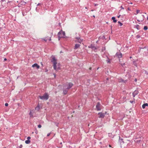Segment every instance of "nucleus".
<instances>
[{"label": "nucleus", "instance_id": "44", "mask_svg": "<svg viewBox=\"0 0 148 148\" xmlns=\"http://www.w3.org/2000/svg\"><path fill=\"white\" fill-rule=\"evenodd\" d=\"M109 146L110 147H111V145H109Z\"/></svg>", "mask_w": 148, "mask_h": 148}, {"label": "nucleus", "instance_id": "9", "mask_svg": "<svg viewBox=\"0 0 148 148\" xmlns=\"http://www.w3.org/2000/svg\"><path fill=\"white\" fill-rule=\"evenodd\" d=\"M69 89H67V88L64 89L63 90V94L64 95H65L67 94L68 90Z\"/></svg>", "mask_w": 148, "mask_h": 148}, {"label": "nucleus", "instance_id": "43", "mask_svg": "<svg viewBox=\"0 0 148 148\" xmlns=\"http://www.w3.org/2000/svg\"><path fill=\"white\" fill-rule=\"evenodd\" d=\"M91 69H92V68H91V67H90V68H89V69H90V70H91Z\"/></svg>", "mask_w": 148, "mask_h": 148}, {"label": "nucleus", "instance_id": "14", "mask_svg": "<svg viewBox=\"0 0 148 148\" xmlns=\"http://www.w3.org/2000/svg\"><path fill=\"white\" fill-rule=\"evenodd\" d=\"M83 40H75V42L76 43H79L80 44L82 42Z\"/></svg>", "mask_w": 148, "mask_h": 148}, {"label": "nucleus", "instance_id": "30", "mask_svg": "<svg viewBox=\"0 0 148 148\" xmlns=\"http://www.w3.org/2000/svg\"><path fill=\"white\" fill-rule=\"evenodd\" d=\"M5 106H7L8 105V103H6L5 104Z\"/></svg>", "mask_w": 148, "mask_h": 148}, {"label": "nucleus", "instance_id": "24", "mask_svg": "<svg viewBox=\"0 0 148 148\" xmlns=\"http://www.w3.org/2000/svg\"><path fill=\"white\" fill-rule=\"evenodd\" d=\"M42 39L43 40H44L45 41H47V40H48V39L47 38H42Z\"/></svg>", "mask_w": 148, "mask_h": 148}, {"label": "nucleus", "instance_id": "40", "mask_svg": "<svg viewBox=\"0 0 148 148\" xmlns=\"http://www.w3.org/2000/svg\"><path fill=\"white\" fill-rule=\"evenodd\" d=\"M48 40H51V38H50L49 39H48Z\"/></svg>", "mask_w": 148, "mask_h": 148}, {"label": "nucleus", "instance_id": "11", "mask_svg": "<svg viewBox=\"0 0 148 148\" xmlns=\"http://www.w3.org/2000/svg\"><path fill=\"white\" fill-rule=\"evenodd\" d=\"M138 93V91L137 90H135L132 93L133 96L134 97Z\"/></svg>", "mask_w": 148, "mask_h": 148}, {"label": "nucleus", "instance_id": "12", "mask_svg": "<svg viewBox=\"0 0 148 148\" xmlns=\"http://www.w3.org/2000/svg\"><path fill=\"white\" fill-rule=\"evenodd\" d=\"M88 47L89 48H91L92 49L94 50H95L97 49V48L93 46L92 45H90V46H88Z\"/></svg>", "mask_w": 148, "mask_h": 148}, {"label": "nucleus", "instance_id": "50", "mask_svg": "<svg viewBox=\"0 0 148 148\" xmlns=\"http://www.w3.org/2000/svg\"><path fill=\"white\" fill-rule=\"evenodd\" d=\"M3 148H6L5 147H4Z\"/></svg>", "mask_w": 148, "mask_h": 148}, {"label": "nucleus", "instance_id": "34", "mask_svg": "<svg viewBox=\"0 0 148 148\" xmlns=\"http://www.w3.org/2000/svg\"><path fill=\"white\" fill-rule=\"evenodd\" d=\"M7 60V59L6 58H5L4 60V61H5Z\"/></svg>", "mask_w": 148, "mask_h": 148}, {"label": "nucleus", "instance_id": "7", "mask_svg": "<svg viewBox=\"0 0 148 148\" xmlns=\"http://www.w3.org/2000/svg\"><path fill=\"white\" fill-rule=\"evenodd\" d=\"M105 114L102 112H99L98 114L99 115V117L101 118H104L105 116Z\"/></svg>", "mask_w": 148, "mask_h": 148}, {"label": "nucleus", "instance_id": "10", "mask_svg": "<svg viewBox=\"0 0 148 148\" xmlns=\"http://www.w3.org/2000/svg\"><path fill=\"white\" fill-rule=\"evenodd\" d=\"M33 67H36L37 69H39L40 68V66L37 64L35 63L32 65Z\"/></svg>", "mask_w": 148, "mask_h": 148}, {"label": "nucleus", "instance_id": "5", "mask_svg": "<svg viewBox=\"0 0 148 148\" xmlns=\"http://www.w3.org/2000/svg\"><path fill=\"white\" fill-rule=\"evenodd\" d=\"M101 105L99 102H97L96 106V108L97 110V111L100 110L101 109Z\"/></svg>", "mask_w": 148, "mask_h": 148}, {"label": "nucleus", "instance_id": "48", "mask_svg": "<svg viewBox=\"0 0 148 148\" xmlns=\"http://www.w3.org/2000/svg\"><path fill=\"white\" fill-rule=\"evenodd\" d=\"M60 144L61 145H62V143H60Z\"/></svg>", "mask_w": 148, "mask_h": 148}, {"label": "nucleus", "instance_id": "31", "mask_svg": "<svg viewBox=\"0 0 148 148\" xmlns=\"http://www.w3.org/2000/svg\"><path fill=\"white\" fill-rule=\"evenodd\" d=\"M51 133H49L47 134V136H49L50 135Z\"/></svg>", "mask_w": 148, "mask_h": 148}, {"label": "nucleus", "instance_id": "18", "mask_svg": "<svg viewBox=\"0 0 148 148\" xmlns=\"http://www.w3.org/2000/svg\"><path fill=\"white\" fill-rule=\"evenodd\" d=\"M148 106V104L147 103H145L144 104L142 105V108L143 109L145 108V106Z\"/></svg>", "mask_w": 148, "mask_h": 148}, {"label": "nucleus", "instance_id": "1", "mask_svg": "<svg viewBox=\"0 0 148 148\" xmlns=\"http://www.w3.org/2000/svg\"><path fill=\"white\" fill-rule=\"evenodd\" d=\"M52 59L51 60V62L53 63V67L54 70L56 69L57 66L56 64H57V60L56 59L55 57L53 56L52 57Z\"/></svg>", "mask_w": 148, "mask_h": 148}, {"label": "nucleus", "instance_id": "6", "mask_svg": "<svg viewBox=\"0 0 148 148\" xmlns=\"http://www.w3.org/2000/svg\"><path fill=\"white\" fill-rule=\"evenodd\" d=\"M145 17L143 15H141L139 16V19L137 20V21L138 22H142L144 19Z\"/></svg>", "mask_w": 148, "mask_h": 148}, {"label": "nucleus", "instance_id": "39", "mask_svg": "<svg viewBox=\"0 0 148 148\" xmlns=\"http://www.w3.org/2000/svg\"><path fill=\"white\" fill-rule=\"evenodd\" d=\"M40 4V3H39L37 5V6H38V5H39Z\"/></svg>", "mask_w": 148, "mask_h": 148}, {"label": "nucleus", "instance_id": "37", "mask_svg": "<svg viewBox=\"0 0 148 148\" xmlns=\"http://www.w3.org/2000/svg\"><path fill=\"white\" fill-rule=\"evenodd\" d=\"M110 62V61L109 60H107V63H108Z\"/></svg>", "mask_w": 148, "mask_h": 148}, {"label": "nucleus", "instance_id": "47", "mask_svg": "<svg viewBox=\"0 0 148 148\" xmlns=\"http://www.w3.org/2000/svg\"><path fill=\"white\" fill-rule=\"evenodd\" d=\"M85 8L86 9H87V8L86 7H85Z\"/></svg>", "mask_w": 148, "mask_h": 148}, {"label": "nucleus", "instance_id": "25", "mask_svg": "<svg viewBox=\"0 0 148 148\" xmlns=\"http://www.w3.org/2000/svg\"><path fill=\"white\" fill-rule=\"evenodd\" d=\"M118 24L120 25V26H121L123 25V24L120 21L118 22Z\"/></svg>", "mask_w": 148, "mask_h": 148}, {"label": "nucleus", "instance_id": "23", "mask_svg": "<svg viewBox=\"0 0 148 148\" xmlns=\"http://www.w3.org/2000/svg\"><path fill=\"white\" fill-rule=\"evenodd\" d=\"M75 38L76 39L75 40H81V39H80V38L79 37H76Z\"/></svg>", "mask_w": 148, "mask_h": 148}, {"label": "nucleus", "instance_id": "42", "mask_svg": "<svg viewBox=\"0 0 148 148\" xmlns=\"http://www.w3.org/2000/svg\"><path fill=\"white\" fill-rule=\"evenodd\" d=\"M48 71V70L47 69H46L45 71V72H47Z\"/></svg>", "mask_w": 148, "mask_h": 148}, {"label": "nucleus", "instance_id": "27", "mask_svg": "<svg viewBox=\"0 0 148 148\" xmlns=\"http://www.w3.org/2000/svg\"><path fill=\"white\" fill-rule=\"evenodd\" d=\"M140 12V10H137L136 11V14H138Z\"/></svg>", "mask_w": 148, "mask_h": 148}, {"label": "nucleus", "instance_id": "46", "mask_svg": "<svg viewBox=\"0 0 148 148\" xmlns=\"http://www.w3.org/2000/svg\"><path fill=\"white\" fill-rule=\"evenodd\" d=\"M93 17L94 18H95V16L94 15H93Z\"/></svg>", "mask_w": 148, "mask_h": 148}, {"label": "nucleus", "instance_id": "32", "mask_svg": "<svg viewBox=\"0 0 148 148\" xmlns=\"http://www.w3.org/2000/svg\"><path fill=\"white\" fill-rule=\"evenodd\" d=\"M134 102V101H130V102L131 103H132Z\"/></svg>", "mask_w": 148, "mask_h": 148}, {"label": "nucleus", "instance_id": "2", "mask_svg": "<svg viewBox=\"0 0 148 148\" xmlns=\"http://www.w3.org/2000/svg\"><path fill=\"white\" fill-rule=\"evenodd\" d=\"M39 97L41 99L47 100L49 98V96L47 93H45L42 96H39Z\"/></svg>", "mask_w": 148, "mask_h": 148}, {"label": "nucleus", "instance_id": "21", "mask_svg": "<svg viewBox=\"0 0 148 148\" xmlns=\"http://www.w3.org/2000/svg\"><path fill=\"white\" fill-rule=\"evenodd\" d=\"M30 142V141L29 140H27L25 141V143L27 144H29Z\"/></svg>", "mask_w": 148, "mask_h": 148}, {"label": "nucleus", "instance_id": "19", "mask_svg": "<svg viewBox=\"0 0 148 148\" xmlns=\"http://www.w3.org/2000/svg\"><path fill=\"white\" fill-rule=\"evenodd\" d=\"M112 19L113 20L114 23H115L117 22V20H116L115 17H112Z\"/></svg>", "mask_w": 148, "mask_h": 148}, {"label": "nucleus", "instance_id": "36", "mask_svg": "<svg viewBox=\"0 0 148 148\" xmlns=\"http://www.w3.org/2000/svg\"><path fill=\"white\" fill-rule=\"evenodd\" d=\"M123 140V139L121 138V139H120V138H119V140Z\"/></svg>", "mask_w": 148, "mask_h": 148}, {"label": "nucleus", "instance_id": "41", "mask_svg": "<svg viewBox=\"0 0 148 148\" xmlns=\"http://www.w3.org/2000/svg\"><path fill=\"white\" fill-rule=\"evenodd\" d=\"M41 65H42V66H43V64H42V62H41Z\"/></svg>", "mask_w": 148, "mask_h": 148}, {"label": "nucleus", "instance_id": "22", "mask_svg": "<svg viewBox=\"0 0 148 148\" xmlns=\"http://www.w3.org/2000/svg\"><path fill=\"white\" fill-rule=\"evenodd\" d=\"M143 29L145 30H147L148 29V27L147 26H145L144 27Z\"/></svg>", "mask_w": 148, "mask_h": 148}, {"label": "nucleus", "instance_id": "52", "mask_svg": "<svg viewBox=\"0 0 148 148\" xmlns=\"http://www.w3.org/2000/svg\"><path fill=\"white\" fill-rule=\"evenodd\" d=\"M122 142H123V143H124V142L123 141H122Z\"/></svg>", "mask_w": 148, "mask_h": 148}, {"label": "nucleus", "instance_id": "13", "mask_svg": "<svg viewBox=\"0 0 148 148\" xmlns=\"http://www.w3.org/2000/svg\"><path fill=\"white\" fill-rule=\"evenodd\" d=\"M80 45L79 44H76L75 45L74 49H76L78 48L80 46Z\"/></svg>", "mask_w": 148, "mask_h": 148}, {"label": "nucleus", "instance_id": "51", "mask_svg": "<svg viewBox=\"0 0 148 148\" xmlns=\"http://www.w3.org/2000/svg\"><path fill=\"white\" fill-rule=\"evenodd\" d=\"M127 140L129 141H130V140Z\"/></svg>", "mask_w": 148, "mask_h": 148}, {"label": "nucleus", "instance_id": "20", "mask_svg": "<svg viewBox=\"0 0 148 148\" xmlns=\"http://www.w3.org/2000/svg\"><path fill=\"white\" fill-rule=\"evenodd\" d=\"M127 82V80H124L122 79H121L119 81L120 82H123L125 83H126Z\"/></svg>", "mask_w": 148, "mask_h": 148}, {"label": "nucleus", "instance_id": "26", "mask_svg": "<svg viewBox=\"0 0 148 148\" xmlns=\"http://www.w3.org/2000/svg\"><path fill=\"white\" fill-rule=\"evenodd\" d=\"M140 35H137L136 36V38H140Z\"/></svg>", "mask_w": 148, "mask_h": 148}, {"label": "nucleus", "instance_id": "16", "mask_svg": "<svg viewBox=\"0 0 148 148\" xmlns=\"http://www.w3.org/2000/svg\"><path fill=\"white\" fill-rule=\"evenodd\" d=\"M35 110L37 111H38L40 109V106L39 104H38L37 106L35 108Z\"/></svg>", "mask_w": 148, "mask_h": 148}, {"label": "nucleus", "instance_id": "38", "mask_svg": "<svg viewBox=\"0 0 148 148\" xmlns=\"http://www.w3.org/2000/svg\"><path fill=\"white\" fill-rule=\"evenodd\" d=\"M134 81H135V82H136V81H137V79H135V80H134Z\"/></svg>", "mask_w": 148, "mask_h": 148}, {"label": "nucleus", "instance_id": "8", "mask_svg": "<svg viewBox=\"0 0 148 148\" xmlns=\"http://www.w3.org/2000/svg\"><path fill=\"white\" fill-rule=\"evenodd\" d=\"M116 56L119 58H121L122 57V53L119 52H117L116 54Z\"/></svg>", "mask_w": 148, "mask_h": 148}, {"label": "nucleus", "instance_id": "49", "mask_svg": "<svg viewBox=\"0 0 148 148\" xmlns=\"http://www.w3.org/2000/svg\"><path fill=\"white\" fill-rule=\"evenodd\" d=\"M29 114H31V112Z\"/></svg>", "mask_w": 148, "mask_h": 148}, {"label": "nucleus", "instance_id": "17", "mask_svg": "<svg viewBox=\"0 0 148 148\" xmlns=\"http://www.w3.org/2000/svg\"><path fill=\"white\" fill-rule=\"evenodd\" d=\"M134 27L136 28L138 30H139L140 29V26L138 25H135Z\"/></svg>", "mask_w": 148, "mask_h": 148}, {"label": "nucleus", "instance_id": "45", "mask_svg": "<svg viewBox=\"0 0 148 148\" xmlns=\"http://www.w3.org/2000/svg\"><path fill=\"white\" fill-rule=\"evenodd\" d=\"M128 10H130V8H128Z\"/></svg>", "mask_w": 148, "mask_h": 148}, {"label": "nucleus", "instance_id": "3", "mask_svg": "<svg viewBox=\"0 0 148 148\" xmlns=\"http://www.w3.org/2000/svg\"><path fill=\"white\" fill-rule=\"evenodd\" d=\"M58 35L59 38V40H60V38L65 37V33L62 31H60L58 33Z\"/></svg>", "mask_w": 148, "mask_h": 148}, {"label": "nucleus", "instance_id": "35", "mask_svg": "<svg viewBox=\"0 0 148 148\" xmlns=\"http://www.w3.org/2000/svg\"><path fill=\"white\" fill-rule=\"evenodd\" d=\"M120 16H121L120 15L119 16H117L118 18H119L120 17Z\"/></svg>", "mask_w": 148, "mask_h": 148}, {"label": "nucleus", "instance_id": "15", "mask_svg": "<svg viewBox=\"0 0 148 148\" xmlns=\"http://www.w3.org/2000/svg\"><path fill=\"white\" fill-rule=\"evenodd\" d=\"M142 138L141 137L139 138H137L136 139V142L137 143H139L140 141L141 140Z\"/></svg>", "mask_w": 148, "mask_h": 148}, {"label": "nucleus", "instance_id": "28", "mask_svg": "<svg viewBox=\"0 0 148 148\" xmlns=\"http://www.w3.org/2000/svg\"><path fill=\"white\" fill-rule=\"evenodd\" d=\"M38 127L39 128H40L41 127V125L40 124H39L38 125Z\"/></svg>", "mask_w": 148, "mask_h": 148}, {"label": "nucleus", "instance_id": "29", "mask_svg": "<svg viewBox=\"0 0 148 148\" xmlns=\"http://www.w3.org/2000/svg\"><path fill=\"white\" fill-rule=\"evenodd\" d=\"M30 138H31V137L29 136L28 137H27V139L28 140H29L30 139Z\"/></svg>", "mask_w": 148, "mask_h": 148}, {"label": "nucleus", "instance_id": "33", "mask_svg": "<svg viewBox=\"0 0 148 148\" xmlns=\"http://www.w3.org/2000/svg\"><path fill=\"white\" fill-rule=\"evenodd\" d=\"M121 9H124V8L122 6H121Z\"/></svg>", "mask_w": 148, "mask_h": 148}, {"label": "nucleus", "instance_id": "4", "mask_svg": "<svg viewBox=\"0 0 148 148\" xmlns=\"http://www.w3.org/2000/svg\"><path fill=\"white\" fill-rule=\"evenodd\" d=\"M73 85V84L71 82L67 83L66 86L67 87V89H70Z\"/></svg>", "mask_w": 148, "mask_h": 148}]
</instances>
